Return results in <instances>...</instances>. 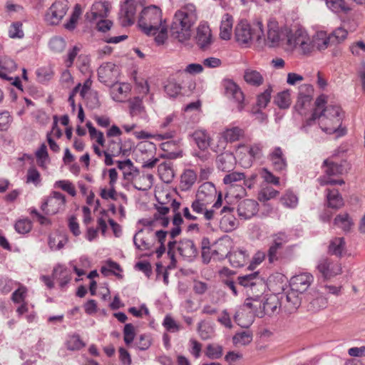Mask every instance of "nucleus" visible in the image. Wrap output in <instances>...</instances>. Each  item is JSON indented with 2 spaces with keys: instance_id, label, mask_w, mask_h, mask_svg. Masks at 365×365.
I'll return each instance as SVG.
<instances>
[{
  "instance_id": "obj_2",
  "label": "nucleus",
  "mask_w": 365,
  "mask_h": 365,
  "mask_svg": "<svg viewBox=\"0 0 365 365\" xmlns=\"http://www.w3.org/2000/svg\"><path fill=\"white\" fill-rule=\"evenodd\" d=\"M197 19L195 5L189 4L177 11L170 26V33L173 38L180 43L188 41L191 36V28Z\"/></svg>"
},
{
  "instance_id": "obj_8",
  "label": "nucleus",
  "mask_w": 365,
  "mask_h": 365,
  "mask_svg": "<svg viewBox=\"0 0 365 365\" xmlns=\"http://www.w3.org/2000/svg\"><path fill=\"white\" fill-rule=\"evenodd\" d=\"M323 165L325 167L324 173L327 176L320 178L321 185H342L344 183L343 180H333L329 178V177L333 175H341L345 171L344 166L342 163L338 164L327 159L324 161Z\"/></svg>"
},
{
  "instance_id": "obj_10",
  "label": "nucleus",
  "mask_w": 365,
  "mask_h": 365,
  "mask_svg": "<svg viewBox=\"0 0 365 365\" xmlns=\"http://www.w3.org/2000/svg\"><path fill=\"white\" fill-rule=\"evenodd\" d=\"M314 92L313 86L310 84H303L299 88L297 101L294 106L296 111L304 115L310 106Z\"/></svg>"
},
{
  "instance_id": "obj_53",
  "label": "nucleus",
  "mask_w": 365,
  "mask_h": 365,
  "mask_svg": "<svg viewBox=\"0 0 365 365\" xmlns=\"http://www.w3.org/2000/svg\"><path fill=\"white\" fill-rule=\"evenodd\" d=\"M267 41L269 47L278 46L280 41V35L277 29H269L267 31Z\"/></svg>"
},
{
  "instance_id": "obj_24",
  "label": "nucleus",
  "mask_w": 365,
  "mask_h": 365,
  "mask_svg": "<svg viewBox=\"0 0 365 365\" xmlns=\"http://www.w3.org/2000/svg\"><path fill=\"white\" fill-rule=\"evenodd\" d=\"M195 141L198 148L205 150L210 145V137L204 130H197L189 135Z\"/></svg>"
},
{
  "instance_id": "obj_55",
  "label": "nucleus",
  "mask_w": 365,
  "mask_h": 365,
  "mask_svg": "<svg viewBox=\"0 0 365 365\" xmlns=\"http://www.w3.org/2000/svg\"><path fill=\"white\" fill-rule=\"evenodd\" d=\"M124 341L127 345L130 344L135 338V329L132 324H126L123 329Z\"/></svg>"
},
{
  "instance_id": "obj_39",
  "label": "nucleus",
  "mask_w": 365,
  "mask_h": 365,
  "mask_svg": "<svg viewBox=\"0 0 365 365\" xmlns=\"http://www.w3.org/2000/svg\"><path fill=\"white\" fill-rule=\"evenodd\" d=\"M281 202L287 207L295 208L298 205V197L292 191H287L282 196Z\"/></svg>"
},
{
  "instance_id": "obj_33",
  "label": "nucleus",
  "mask_w": 365,
  "mask_h": 365,
  "mask_svg": "<svg viewBox=\"0 0 365 365\" xmlns=\"http://www.w3.org/2000/svg\"><path fill=\"white\" fill-rule=\"evenodd\" d=\"M85 343L81 339L79 334H73L68 335L66 341V346L68 350H79L85 346Z\"/></svg>"
},
{
  "instance_id": "obj_37",
  "label": "nucleus",
  "mask_w": 365,
  "mask_h": 365,
  "mask_svg": "<svg viewBox=\"0 0 365 365\" xmlns=\"http://www.w3.org/2000/svg\"><path fill=\"white\" fill-rule=\"evenodd\" d=\"M264 145L262 142L253 143L250 145L248 153L253 160H260L264 158L263 148Z\"/></svg>"
},
{
  "instance_id": "obj_49",
  "label": "nucleus",
  "mask_w": 365,
  "mask_h": 365,
  "mask_svg": "<svg viewBox=\"0 0 365 365\" xmlns=\"http://www.w3.org/2000/svg\"><path fill=\"white\" fill-rule=\"evenodd\" d=\"M272 88L269 86L263 93H260L257 96V106L259 108H264L271 98Z\"/></svg>"
},
{
  "instance_id": "obj_58",
  "label": "nucleus",
  "mask_w": 365,
  "mask_h": 365,
  "mask_svg": "<svg viewBox=\"0 0 365 365\" xmlns=\"http://www.w3.org/2000/svg\"><path fill=\"white\" fill-rule=\"evenodd\" d=\"M164 89L169 96L174 98L180 93L181 86L175 82L169 81L165 85Z\"/></svg>"
},
{
  "instance_id": "obj_23",
  "label": "nucleus",
  "mask_w": 365,
  "mask_h": 365,
  "mask_svg": "<svg viewBox=\"0 0 365 365\" xmlns=\"http://www.w3.org/2000/svg\"><path fill=\"white\" fill-rule=\"evenodd\" d=\"M235 155L230 152H224L220 154L216 159L217 167L223 172H230L235 165Z\"/></svg>"
},
{
  "instance_id": "obj_45",
  "label": "nucleus",
  "mask_w": 365,
  "mask_h": 365,
  "mask_svg": "<svg viewBox=\"0 0 365 365\" xmlns=\"http://www.w3.org/2000/svg\"><path fill=\"white\" fill-rule=\"evenodd\" d=\"M9 36L11 38H21L24 34L22 30V23L16 21L11 24L9 29Z\"/></svg>"
},
{
  "instance_id": "obj_54",
  "label": "nucleus",
  "mask_w": 365,
  "mask_h": 365,
  "mask_svg": "<svg viewBox=\"0 0 365 365\" xmlns=\"http://www.w3.org/2000/svg\"><path fill=\"white\" fill-rule=\"evenodd\" d=\"M0 67L8 72H13L16 70L17 64L12 58L4 57L0 58Z\"/></svg>"
},
{
  "instance_id": "obj_11",
  "label": "nucleus",
  "mask_w": 365,
  "mask_h": 365,
  "mask_svg": "<svg viewBox=\"0 0 365 365\" xmlns=\"http://www.w3.org/2000/svg\"><path fill=\"white\" fill-rule=\"evenodd\" d=\"M135 0H125L119 12V19L122 26L126 27L134 24L136 7Z\"/></svg>"
},
{
  "instance_id": "obj_47",
  "label": "nucleus",
  "mask_w": 365,
  "mask_h": 365,
  "mask_svg": "<svg viewBox=\"0 0 365 365\" xmlns=\"http://www.w3.org/2000/svg\"><path fill=\"white\" fill-rule=\"evenodd\" d=\"M31 222L28 219L18 220L14 225L15 230L19 234H26L31 230Z\"/></svg>"
},
{
  "instance_id": "obj_50",
  "label": "nucleus",
  "mask_w": 365,
  "mask_h": 365,
  "mask_svg": "<svg viewBox=\"0 0 365 365\" xmlns=\"http://www.w3.org/2000/svg\"><path fill=\"white\" fill-rule=\"evenodd\" d=\"M334 224L341 225L344 231H349L352 225V222L347 213L338 215L334 219Z\"/></svg>"
},
{
  "instance_id": "obj_41",
  "label": "nucleus",
  "mask_w": 365,
  "mask_h": 365,
  "mask_svg": "<svg viewBox=\"0 0 365 365\" xmlns=\"http://www.w3.org/2000/svg\"><path fill=\"white\" fill-rule=\"evenodd\" d=\"M205 355L210 359H217L222 356V347L220 345L207 344Z\"/></svg>"
},
{
  "instance_id": "obj_57",
  "label": "nucleus",
  "mask_w": 365,
  "mask_h": 365,
  "mask_svg": "<svg viewBox=\"0 0 365 365\" xmlns=\"http://www.w3.org/2000/svg\"><path fill=\"white\" fill-rule=\"evenodd\" d=\"M347 31L343 28H338L329 35L331 37V43H338L344 41L347 36Z\"/></svg>"
},
{
  "instance_id": "obj_59",
  "label": "nucleus",
  "mask_w": 365,
  "mask_h": 365,
  "mask_svg": "<svg viewBox=\"0 0 365 365\" xmlns=\"http://www.w3.org/2000/svg\"><path fill=\"white\" fill-rule=\"evenodd\" d=\"M245 178L244 173L233 172L226 175L223 178V182L225 184H232L235 182L244 180Z\"/></svg>"
},
{
  "instance_id": "obj_3",
  "label": "nucleus",
  "mask_w": 365,
  "mask_h": 365,
  "mask_svg": "<svg viewBox=\"0 0 365 365\" xmlns=\"http://www.w3.org/2000/svg\"><path fill=\"white\" fill-rule=\"evenodd\" d=\"M163 22L165 21L163 20L162 11L155 5L144 8L138 19L140 28L147 35H155Z\"/></svg>"
},
{
  "instance_id": "obj_6",
  "label": "nucleus",
  "mask_w": 365,
  "mask_h": 365,
  "mask_svg": "<svg viewBox=\"0 0 365 365\" xmlns=\"http://www.w3.org/2000/svg\"><path fill=\"white\" fill-rule=\"evenodd\" d=\"M287 44L291 49L299 46L304 54L312 51L310 38L307 31L302 28H299L294 31H291L288 34Z\"/></svg>"
},
{
  "instance_id": "obj_21",
  "label": "nucleus",
  "mask_w": 365,
  "mask_h": 365,
  "mask_svg": "<svg viewBox=\"0 0 365 365\" xmlns=\"http://www.w3.org/2000/svg\"><path fill=\"white\" fill-rule=\"evenodd\" d=\"M314 277L310 273H302L291 279V288L298 291L301 294L309 287Z\"/></svg>"
},
{
  "instance_id": "obj_52",
  "label": "nucleus",
  "mask_w": 365,
  "mask_h": 365,
  "mask_svg": "<svg viewBox=\"0 0 365 365\" xmlns=\"http://www.w3.org/2000/svg\"><path fill=\"white\" fill-rule=\"evenodd\" d=\"M278 193L279 192L272 187H266L259 193L258 199L261 202H266L275 197Z\"/></svg>"
},
{
  "instance_id": "obj_20",
  "label": "nucleus",
  "mask_w": 365,
  "mask_h": 365,
  "mask_svg": "<svg viewBox=\"0 0 365 365\" xmlns=\"http://www.w3.org/2000/svg\"><path fill=\"white\" fill-rule=\"evenodd\" d=\"M180 255L187 261H192L198 255V251L192 240L182 239L180 241L178 246Z\"/></svg>"
},
{
  "instance_id": "obj_25",
  "label": "nucleus",
  "mask_w": 365,
  "mask_h": 365,
  "mask_svg": "<svg viewBox=\"0 0 365 365\" xmlns=\"http://www.w3.org/2000/svg\"><path fill=\"white\" fill-rule=\"evenodd\" d=\"M280 304L279 298L276 295H270L264 301L263 310L259 311V318H262L265 315L271 316L277 312Z\"/></svg>"
},
{
  "instance_id": "obj_40",
  "label": "nucleus",
  "mask_w": 365,
  "mask_h": 365,
  "mask_svg": "<svg viewBox=\"0 0 365 365\" xmlns=\"http://www.w3.org/2000/svg\"><path fill=\"white\" fill-rule=\"evenodd\" d=\"M252 339V334L249 331H243L238 332L232 337V341L235 344L246 345L249 344Z\"/></svg>"
},
{
  "instance_id": "obj_12",
  "label": "nucleus",
  "mask_w": 365,
  "mask_h": 365,
  "mask_svg": "<svg viewBox=\"0 0 365 365\" xmlns=\"http://www.w3.org/2000/svg\"><path fill=\"white\" fill-rule=\"evenodd\" d=\"M216 148L212 150L215 152L222 151L225 149L227 143H233L237 141L244 135V131L239 127H232L227 128L221 134Z\"/></svg>"
},
{
  "instance_id": "obj_26",
  "label": "nucleus",
  "mask_w": 365,
  "mask_h": 365,
  "mask_svg": "<svg viewBox=\"0 0 365 365\" xmlns=\"http://www.w3.org/2000/svg\"><path fill=\"white\" fill-rule=\"evenodd\" d=\"M312 43V49L317 48L319 51L326 49L331 43V37L324 31H319L314 36Z\"/></svg>"
},
{
  "instance_id": "obj_64",
  "label": "nucleus",
  "mask_w": 365,
  "mask_h": 365,
  "mask_svg": "<svg viewBox=\"0 0 365 365\" xmlns=\"http://www.w3.org/2000/svg\"><path fill=\"white\" fill-rule=\"evenodd\" d=\"M13 281L7 277L0 278V292L2 294H8L13 289Z\"/></svg>"
},
{
  "instance_id": "obj_29",
  "label": "nucleus",
  "mask_w": 365,
  "mask_h": 365,
  "mask_svg": "<svg viewBox=\"0 0 365 365\" xmlns=\"http://www.w3.org/2000/svg\"><path fill=\"white\" fill-rule=\"evenodd\" d=\"M197 174L192 170H185L181 175L180 186L182 190H189L195 182Z\"/></svg>"
},
{
  "instance_id": "obj_61",
  "label": "nucleus",
  "mask_w": 365,
  "mask_h": 365,
  "mask_svg": "<svg viewBox=\"0 0 365 365\" xmlns=\"http://www.w3.org/2000/svg\"><path fill=\"white\" fill-rule=\"evenodd\" d=\"M163 324L166 330L170 332H176L180 329L179 325L169 315L165 316Z\"/></svg>"
},
{
  "instance_id": "obj_16",
  "label": "nucleus",
  "mask_w": 365,
  "mask_h": 365,
  "mask_svg": "<svg viewBox=\"0 0 365 365\" xmlns=\"http://www.w3.org/2000/svg\"><path fill=\"white\" fill-rule=\"evenodd\" d=\"M110 11V3L108 1H96L93 4L91 11L85 15L86 19L92 22L97 19H105L108 16Z\"/></svg>"
},
{
  "instance_id": "obj_19",
  "label": "nucleus",
  "mask_w": 365,
  "mask_h": 365,
  "mask_svg": "<svg viewBox=\"0 0 365 365\" xmlns=\"http://www.w3.org/2000/svg\"><path fill=\"white\" fill-rule=\"evenodd\" d=\"M223 86L226 96L237 103L239 105L244 101L245 97L238 85L232 80L226 79L223 81Z\"/></svg>"
},
{
  "instance_id": "obj_43",
  "label": "nucleus",
  "mask_w": 365,
  "mask_h": 365,
  "mask_svg": "<svg viewBox=\"0 0 365 365\" xmlns=\"http://www.w3.org/2000/svg\"><path fill=\"white\" fill-rule=\"evenodd\" d=\"M272 245L282 248V246L289 241V235L284 232L280 231L272 235Z\"/></svg>"
},
{
  "instance_id": "obj_48",
  "label": "nucleus",
  "mask_w": 365,
  "mask_h": 365,
  "mask_svg": "<svg viewBox=\"0 0 365 365\" xmlns=\"http://www.w3.org/2000/svg\"><path fill=\"white\" fill-rule=\"evenodd\" d=\"M53 75V71L50 68L41 67L36 71L38 81L42 83L50 81Z\"/></svg>"
},
{
  "instance_id": "obj_60",
  "label": "nucleus",
  "mask_w": 365,
  "mask_h": 365,
  "mask_svg": "<svg viewBox=\"0 0 365 365\" xmlns=\"http://www.w3.org/2000/svg\"><path fill=\"white\" fill-rule=\"evenodd\" d=\"M143 110L142 101L139 97L130 101V113L132 115L140 113Z\"/></svg>"
},
{
  "instance_id": "obj_42",
  "label": "nucleus",
  "mask_w": 365,
  "mask_h": 365,
  "mask_svg": "<svg viewBox=\"0 0 365 365\" xmlns=\"http://www.w3.org/2000/svg\"><path fill=\"white\" fill-rule=\"evenodd\" d=\"M259 277L258 272L238 277L239 284L243 287H252L255 285V280Z\"/></svg>"
},
{
  "instance_id": "obj_62",
  "label": "nucleus",
  "mask_w": 365,
  "mask_h": 365,
  "mask_svg": "<svg viewBox=\"0 0 365 365\" xmlns=\"http://www.w3.org/2000/svg\"><path fill=\"white\" fill-rule=\"evenodd\" d=\"M11 121L12 118L8 111L0 113V130H6Z\"/></svg>"
},
{
  "instance_id": "obj_31",
  "label": "nucleus",
  "mask_w": 365,
  "mask_h": 365,
  "mask_svg": "<svg viewBox=\"0 0 365 365\" xmlns=\"http://www.w3.org/2000/svg\"><path fill=\"white\" fill-rule=\"evenodd\" d=\"M345 245L343 237H336L330 242L328 252L332 255L341 257Z\"/></svg>"
},
{
  "instance_id": "obj_18",
  "label": "nucleus",
  "mask_w": 365,
  "mask_h": 365,
  "mask_svg": "<svg viewBox=\"0 0 365 365\" xmlns=\"http://www.w3.org/2000/svg\"><path fill=\"white\" fill-rule=\"evenodd\" d=\"M257 317L253 312H251L247 307L242 304L236 311L234 315L235 322L242 328H249L255 321Z\"/></svg>"
},
{
  "instance_id": "obj_7",
  "label": "nucleus",
  "mask_w": 365,
  "mask_h": 365,
  "mask_svg": "<svg viewBox=\"0 0 365 365\" xmlns=\"http://www.w3.org/2000/svg\"><path fill=\"white\" fill-rule=\"evenodd\" d=\"M66 197L63 194L53 191L41 205V210L46 215H55L64 210Z\"/></svg>"
},
{
  "instance_id": "obj_1",
  "label": "nucleus",
  "mask_w": 365,
  "mask_h": 365,
  "mask_svg": "<svg viewBox=\"0 0 365 365\" xmlns=\"http://www.w3.org/2000/svg\"><path fill=\"white\" fill-rule=\"evenodd\" d=\"M343 118L344 112L340 106L329 105L319 113H317V110H314L312 116L305 121L301 129L308 133L309 127L314 125L318 119L319 127L324 133L329 135L335 134L336 138H340L346 133V128L341 127Z\"/></svg>"
},
{
  "instance_id": "obj_17",
  "label": "nucleus",
  "mask_w": 365,
  "mask_h": 365,
  "mask_svg": "<svg viewBox=\"0 0 365 365\" xmlns=\"http://www.w3.org/2000/svg\"><path fill=\"white\" fill-rule=\"evenodd\" d=\"M267 159L271 162L274 170L277 172H282L287 169V162L282 149L279 146L274 147L267 155Z\"/></svg>"
},
{
  "instance_id": "obj_14",
  "label": "nucleus",
  "mask_w": 365,
  "mask_h": 365,
  "mask_svg": "<svg viewBox=\"0 0 365 365\" xmlns=\"http://www.w3.org/2000/svg\"><path fill=\"white\" fill-rule=\"evenodd\" d=\"M317 269L322 277L326 279L340 274L341 271V268L338 264H334L327 257H322L319 260Z\"/></svg>"
},
{
  "instance_id": "obj_13",
  "label": "nucleus",
  "mask_w": 365,
  "mask_h": 365,
  "mask_svg": "<svg viewBox=\"0 0 365 365\" xmlns=\"http://www.w3.org/2000/svg\"><path fill=\"white\" fill-rule=\"evenodd\" d=\"M195 43L197 47L203 51L210 49L213 43V38L209 26L200 24L197 28Z\"/></svg>"
},
{
  "instance_id": "obj_36",
  "label": "nucleus",
  "mask_w": 365,
  "mask_h": 365,
  "mask_svg": "<svg viewBox=\"0 0 365 365\" xmlns=\"http://www.w3.org/2000/svg\"><path fill=\"white\" fill-rule=\"evenodd\" d=\"M274 103L281 109H286L290 106V95L288 90L279 92L274 100Z\"/></svg>"
},
{
  "instance_id": "obj_30",
  "label": "nucleus",
  "mask_w": 365,
  "mask_h": 365,
  "mask_svg": "<svg viewBox=\"0 0 365 365\" xmlns=\"http://www.w3.org/2000/svg\"><path fill=\"white\" fill-rule=\"evenodd\" d=\"M327 7L334 13H347L351 10L349 6L344 0H329L327 2Z\"/></svg>"
},
{
  "instance_id": "obj_38",
  "label": "nucleus",
  "mask_w": 365,
  "mask_h": 365,
  "mask_svg": "<svg viewBox=\"0 0 365 365\" xmlns=\"http://www.w3.org/2000/svg\"><path fill=\"white\" fill-rule=\"evenodd\" d=\"M65 40L59 36H54L51 38L48 42L50 49L54 53H61L66 48Z\"/></svg>"
},
{
  "instance_id": "obj_15",
  "label": "nucleus",
  "mask_w": 365,
  "mask_h": 365,
  "mask_svg": "<svg viewBox=\"0 0 365 365\" xmlns=\"http://www.w3.org/2000/svg\"><path fill=\"white\" fill-rule=\"evenodd\" d=\"M259 204L255 200L245 199L240 201L237 206V213L240 218L249 220L256 215L259 210Z\"/></svg>"
},
{
  "instance_id": "obj_44",
  "label": "nucleus",
  "mask_w": 365,
  "mask_h": 365,
  "mask_svg": "<svg viewBox=\"0 0 365 365\" xmlns=\"http://www.w3.org/2000/svg\"><path fill=\"white\" fill-rule=\"evenodd\" d=\"M197 331L202 340H207L212 338L214 332L212 327L202 322L198 324Z\"/></svg>"
},
{
  "instance_id": "obj_51",
  "label": "nucleus",
  "mask_w": 365,
  "mask_h": 365,
  "mask_svg": "<svg viewBox=\"0 0 365 365\" xmlns=\"http://www.w3.org/2000/svg\"><path fill=\"white\" fill-rule=\"evenodd\" d=\"M26 182H32L36 186L41 182V175L36 168H30L28 169L26 174Z\"/></svg>"
},
{
  "instance_id": "obj_27",
  "label": "nucleus",
  "mask_w": 365,
  "mask_h": 365,
  "mask_svg": "<svg viewBox=\"0 0 365 365\" xmlns=\"http://www.w3.org/2000/svg\"><path fill=\"white\" fill-rule=\"evenodd\" d=\"M244 79L247 84L255 87L261 86L264 82L262 75L259 71L252 68L245 70Z\"/></svg>"
},
{
  "instance_id": "obj_5",
  "label": "nucleus",
  "mask_w": 365,
  "mask_h": 365,
  "mask_svg": "<svg viewBox=\"0 0 365 365\" xmlns=\"http://www.w3.org/2000/svg\"><path fill=\"white\" fill-rule=\"evenodd\" d=\"M120 71L118 67L111 63L107 62L102 64L98 69V78L101 83L111 88L110 95L113 101L122 102L118 95L115 92V85L118 83Z\"/></svg>"
},
{
  "instance_id": "obj_9",
  "label": "nucleus",
  "mask_w": 365,
  "mask_h": 365,
  "mask_svg": "<svg viewBox=\"0 0 365 365\" xmlns=\"http://www.w3.org/2000/svg\"><path fill=\"white\" fill-rule=\"evenodd\" d=\"M68 9L66 0H56L45 14L46 21L51 25L58 24Z\"/></svg>"
},
{
  "instance_id": "obj_56",
  "label": "nucleus",
  "mask_w": 365,
  "mask_h": 365,
  "mask_svg": "<svg viewBox=\"0 0 365 365\" xmlns=\"http://www.w3.org/2000/svg\"><path fill=\"white\" fill-rule=\"evenodd\" d=\"M56 187H60L63 190L67 192L72 197H74L76 195V190L73 186L72 183L68 180H58L55 182L54 185Z\"/></svg>"
},
{
  "instance_id": "obj_46",
  "label": "nucleus",
  "mask_w": 365,
  "mask_h": 365,
  "mask_svg": "<svg viewBox=\"0 0 365 365\" xmlns=\"http://www.w3.org/2000/svg\"><path fill=\"white\" fill-rule=\"evenodd\" d=\"M264 301H266V299L260 301L255 300V302H250L249 300H245L243 304L245 307H247V309H249L251 312H253V313L257 317H259V311L263 310Z\"/></svg>"
},
{
  "instance_id": "obj_35",
  "label": "nucleus",
  "mask_w": 365,
  "mask_h": 365,
  "mask_svg": "<svg viewBox=\"0 0 365 365\" xmlns=\"http://www.w3.org/2000/svg\"><path fill=\"white\" fill-rule=\"evenodd\" d=\"M328 206L333 209H339L343 205V199L337 190H329L327 195Z\"/></svg>"
},
{
  "instance_id": "obj_4",
  "label": "nucleus",
  "mask_w": 365,
  "mask_h": 365,
  "mask_svg": "<svg viewBox=\"0 0 365 365\" xmlns=\"http://www.w3.org/2000/svg\"><path fill=\"white\" fill-rule=\"evenodd\" d=\"M255 29L246 20H241L235 26V38L236 41L241 45L248 44L253 38L259 41L264 36L263 25L261 21H257Z\"/></svg>"
},
{
  "instance_id": "obj_28",
  "label": "nucleus",
  "mask_w": 365,
  "mask_h": 365,
  "mask_svg": "<svg viewBox=\"0 0 365 365\" xmlns=\"http://www.w3.org/2000/svg\"><path fill=\"white\" fill-rule=\"evenodd\" d=\"M233 19L229 14H225L220 24V36L223 40H229L231 37Z\"/></svg>"
},
{
  "instance_id": "obj_32",
  "label": "nucleus",
  "mask_w": 365,
  "mask_h": 365,
  "mask_svg": "<svg viewBox=\"0 0 365 365\" xmlns=\"http://www.w3.org/2000/svg\"><path fill=\"white\" fill-rule=\"evenodd\" d=\"M52 276L53 278L58 279L60 280V286L63 287L66 286L68 282L70 281V277L67 274V269L63 267L61 264H58L56 266L53 270Z\"/></svg>"
},
{
  "instance_id": "obj_22",
  "label": "nucleus",
  "mask_w": 365,
  "mask_h": 365,
  "mask_svg": "<svg viewBox=\"0 0 365 365\" xmlns=\"http://www.w3.org/2000/svg\"><path fill=\"white\" fill-rule=\"evenodd\" d=\"M301 295L302 294L299 292L292 288H291V289L287 292L282 294L281 299L282 300L283 297H285V307L287 308V312L292 313L299 307L302 302Z\"/></svg>"
},
{
  "instance_id": "obj_34",
  "label": "nucleus",
  "mask_w": 365,
  "mask_h": 365,
  "mask_svg": "<svg viewBox=\"0 0 365 365\" xmlns=\"http://www.w3.org/2000/svg\"><path fill=\"white\" fill-rule=\"evenodd\" d=\"M217 192L216 188L214 184L211 182H205L202 184L197 190L196 197H213Z\"/></svg>"
},
{
  "instance_id": "obj_63",
  "label": "nucleus",
  "mask_w": 365,
  "mask_h": 365,
  "mask_svg": "<svg viewBox=\"0 0 365 365\" xmlns=\"http://www.w3.org/2000/svg\"><path fill=\"white\" fill-rule=\"evenodd\" d=\"M137 348L140 350H147L151 345L150 337L145 334H141L135 342Z\"/></svg>"
}]
</instances>
